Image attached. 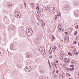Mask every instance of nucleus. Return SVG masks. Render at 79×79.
Returning <instances> with one entry per match:
<instances>
[{
  "instance_id": "1",
  "label": "nucleus",
  "mask_w": 79,
  "mask_h": 79,
  "mask_svg": "<svg viewBox=\"0 0 79 79\" xmlns=\"http://www.w3.org/2000/svg\"><path fill=\"white\" fill-rule=\"evenodd\" d=\"M14 14L16 18H21V13L19 12L16 11L14 12Z\"/></svg>"
},
{
  "instance_id": "2",
  "label": "nucleus",
  "mask_w": 79,
  "mask_h": 79,
  "mask_svg": "<svg viewBox=\"0 0 79 79\" xmlns=\"http://www.w3.org/2000/svg\"><path fill=\"white\" fill-rule=\"evenodd\" d=\"M15 29V27L13 25H10L8 27V29L9 31H12Z\"/></svg>"
},
{
  "instance_id": "3",
  "label": "nucleus",
  "mask_w": 79,
  "mask_h": 79,
  "mask_svg": "<svg viewBox=\"0 0 79 79\" xmlns=\"http://www.w3.org/2000/svg\"><path fill=\"white\" fill-rule=\"evenodd\" d=\"M26 56L28 58H30L32 57V54L31 53L28 52L26 53Z\"/></svg>"
},
{
  "instance_id": "4",
  "label": "nucleus",
  "mask_w": 79,
  "mask_h": 79,
  "mask_svg": "<svg viewBox=\"0 0 79 79\" xmlns=\"http://www.w3.org/2000/svg\"><path fill=\"white\" fill-rule=\"evenodd\" d=\"M49 12L50 13H55V8H54V7H51L50 9Z\"/></svg>"
},
{
  "instance_id": "5",
  "label": "nucleus",
  "mask_w": 79,
  "mask_h": 79,
  "mask_svg": "<svg viewBox=\"0 0 79 79\" xmlns=\"http://www.w3.org/2000/svg\"><path fill=\"white\" fill-rule=\"evenodd\" d=\"M4 54V51L2 49L0 48V55L2 56Z\"/></svg>"
},
{
  "instance_id": "6",
  "label": "nucleus",
  "mask_w": 79,
  "mask_h": 79,
  "mask_svg": "<svg viewBox=\"0 0 79 79\" xmlns=\"http://www.w3.org/2000/svg\"><path fill=\"white\" fill-rule=\"evenodd\" d=\"M32 30H31V31H30L28 32V33H27V35H32Z\"/></svg>"
},
{
  "instance_id": "7",
  "label": "nucleus",
  "mask_w": 79,
  "mask_h": 79,
  "mask_svg": "<svg viewBox=\"0 0 79 79\" xmlns=\"http://www.w3.org/2000/svg\"><path fill=\"white\" fill-rule=\"evenodd\" d=\"M10 48L11 50H13L14 49V45L11 44L10 45Z\"/></svg>"
},
{
  "instance_id": "8",
  "label": "nucleus",
  "mask_w": 79,
  "mask_h": 79,
  "mask_svg": "<svg viewBox=\"0 0 79 79\" xmlns=\"http://www.w3.org/2000/svg\"><path fill=\"white\" fill-rule=\"evenodd\" d=\"M31 70H32L31 69H27L25 71L26 72H27V73H29L30 72H31Z\"/></svg>"
},
{
  "instance_id": "9",
  "label": "nucleus",
  "mask_w": 79,
  "mask_h": 79,
  "mask_svg": "<svg viewBox=\"0 0 79 79\" xmlns=\"http://www.w3.org/2000/svg\"><path fill=\"white\" fill-rule=\"evenodd\" d=\"M31 30H30V28H27V29H26V33H27L28 32H30L31 31Z\"/></svg>"
},
{
  "instance_id": "10",
  "label": "nucleus",
  "mask_w": 79,
  "mask_h": 79,
  "mask_svg": "<svg viewBox=\"0 0 79 79\" xmlns=\"http://www.w3.org/2000/svg\"><path fill=\"white\" fill-rule=\"evenodd\" d=\"M7 6L9 7H11L12 6V3L10 2L8 3Z\"/></svg>"
},
{
  "instance_id": "11",
  "label": "nucleus",
  "mask_w": 79,
  "mask_h": 79,
  "mask_svg": "<svg viewBox=\"0 0 79 79\" xmlns=\"http://www.w3.org/2000/svg\"><path fill=\"white\" fill-rule=\"evenodd\" d=\"M24 28H23V27H20L19 28V31H20V32H22V31H23V29Z\"/></svg>"
},
{
  "instance_id": "12",
  "label": "nucleus",
  "mask_w": 79,
  "mask_h": 79,
  "mask_svg": "<svg viewBox=\"0 0 79 79\" xmlns=\"http://www.w3.org/2000/svg\"><path fill=\"white\" fill-rule=\"evenodd\" d=\"M44 69H40V73L41 74H42L43 73H44Z\"/></svg>"
},
{
  "instance_id": "13",
  "label": "nucleus",
  "mask_w": 79,
  "mask_h": 79,
  "mask_svg": "<svg viewBox=\"0 0 79 79\" xmlns=\"http://www.w3.org/2000/svg\"><path fill=\"white\" fill-rule=\"evenodd\" d=\"M74 15L76 18H78L79 17V15L78 13H76L74 12Z\"/></svg>"
},
{
  "instance_id": "14",
  "label": "nucleus",
  "mask_w": 79,
  "mask_h": 79,
  "mask_svg": "<svg viewBox=\"0 0 79 79\" xmlns=\"http://www.w3.org/2000/svg\"><path fill=\"white\" fill-rule=\"evenodd\" d=\"M31 69V67L29 66H27L26 68L24 69L25 71H26V69Z\"/></svg>"
},
{
  "instance_id": "15",
  "label": "nucleus",
  "mask_w": 79,
  "mask_h": 79,
  "mask_svg": "<svg viewBox=\"0 0 79 79\" xmlns=\"http://www.w3.org/2000/svg\"><path fill=\"white\" fill-rule=\"evenodd\" d=\"M74 6H77L79 5V4L78 3V2H76L74 3Z\"/></svg>"
},
{
  "instance_id": "16",
  "label": "nucleus",
  "mask_w": 79,
  "mask_h": 79,
  "mask_svg": "<svg viewBox=\"0 0 79 79\" xmlns=\"http://www.w3.org/2000/svg\"><path fill=\"white\" fill-rule=\"evenodd\" d=\"M17 67L19 68V69H20V68H22V66L21 65H17Z\"/></svg>"
},
{
  "instance_id": "17",
  "label": "nucleus",
  "mask_w": 79,
  "mask_h": 79,
  "mask_svg": "<svg viewBox=\"0 0 79 79\" xmlns=\"http://www.w3.org/2000/svg\"><path fill=\"white\" fill-rule=\"evenodd\" d=\"M49 53H50V54H51L52 53V50L50 49L49 50Z\"/></svg>"
},
{
  "instance_id": "18",
  "label": "nucleus",
  "mask_w": 79,
  "mask_h": 79,
  "mask_svg": "<svg viewBox=\"0 0 79 79\" xmlns=\"http://www.w3.org/2000/svg\"><path fill=\"white\" fill-rule=\"evenodd\" d=\"M76 52V51L74 52V53H73V54H74V55H77V54H78V52Z\"/></svg>"
},
{
  "instance_id": "19",
  "label": "nucleus",
  "mask_w": 79,
  "mask_h": 79,
  "mask_svg": "<svg viewBox=\"0 0 79 79\" xmlns=\"http://www.w3.org/2000/svg\"><path fill=\"white\" fill-rule=\"evenodd\" d=\"M59 29H62V26L61 25H59Z\"/></svg>"
},
{
  "instance_id": "20",
  "label": "nucleus",
  "mask_w": 79,
  "mask_h": 79,
  "mask_svg": "<svg viewBox=\"0 0 79 79\" xmlns=\"http://www.w3.org/2000/svg\"><path fill=\"white\" fill-rule=\"evenodd\" d=\"M66 60H68V59H67V58H66L64 59V61L65 63H66Z\"/></svg>"
},
{
  "instance_id": "21",
  "label": "nucleus",
  "mask_w": 79,
  "mask_h": 79,
  "mask_svg": "<svg viewBox=\"0 0 79 79\" xmlns=\"http://www.w3.org/2000/svg\"><path fill=\"white\" fill-rule=\"evenodd\" d=\"M57 18H58V16H57V15H56L55 16V20H56V19H57Z\"/></svg>"
},
{
  "instance_id": "22",
  "label": "nucleus",
  "mask_w": 79,
  "mask_h": 79,
  "mask_svg": "<svg viewBox=\"0 0 79 79\" xmlns=\"http://www.w3.org/2000/svg\"><path fill=\"white\" fill-rule=\"evenodd\" d=\"M68 8H69V7H68V6H66L65 7V10H67L68 9Z\"/></svg>"
},
{
  "instance_id": "23",
  "label": "nucleus",
  "mask_w": 79,
  "mask_h": 79,
  "mask_svg": "<svg viewBox=\"0 0 79 79\" xmlns=\"http://www.w3.org/2000/svg\"><path fill=\"white\" fill-rule=\"evenodd\" d=\"M31 5L32 6V7H34V4L33 3H31Z\"/></svg>"
},
{
  "instance_id": "24",
  "label": "nucleus",
  "mask_w": 79,
  "mask_h": 79,
  "mask_svg": "<svg viewBox=\"0 0 79 79\" xmlns=\"http://www.w3.org/2000/svg\"><path fill=\"white\" fill-rule=\"evenodd\" d=\"M54 39H55V37L53 36L52 38V41H53Z\"/></svg>"
},
{
  "instance_id": "25",
  "label": "nucleus",
  "mask_w": 79,
  "mask_h": 79,
  "mask_svg": "<svg viewBox=\"0 0 79 79\" xmlns=\"http://www.w3.org/2000/svg\"><path fill=\"white\" fill-rule=\"evenodd\" d=\"M20 6V7L21 8V9L23 8V5H21Z\"/></svg>"
},
{
  "instance_id": "26",
  "label": "nucleus",
  "mask_w": 79,
  "mask_h": 79,
  "mask_svg": "<svg viewBox=\"0 0 79 79\" xmlns=\"http://www.w3.org/2000/svg\"><path fill=\"white\" fill-rule=\"evenodd\" d=\"M57 16H61V14H60V12H59L58 14H57Z\"/></svg>"
},
{
  "instance_id": "27",
  "label": "nucleus",
  "mask_w": 79,
  "mask_h": 79,
  "mask_svg": "<svg viewBox=\"0 0 79 79\" xmlns=\"http://www.w3.org/2000/svg\"><path fill=\"white\" fill-rule=\"evenodd\" d=\"M77 43V42L76 41H74L73 42V44H76V43Z\"/></svg>"
},
{
  "instance_id": "28",
  "label": "nucleus",
  "mask_w": 79,
  "mask_h": 79,
  "mask_svg": "<svg viewBox=\"0 0 79 79\" xmlns=\"http://www.w3.org/2000/svg\"><path fill=\"white\" fill-rule=\"evenodd\" d=\"M40 51H42V50H43V48H40Z\"/></svg>"
},
{
  "instance_id": "29",
  "label": "nucleus",
  "mask_w": 79,
  "mask_h": 79,
  "mask_svg": "<svg viewBox=\"0 0 79 79\" xmlns=\"http://www.w3.org/2000/svg\"><path fill=\"white\" fill-rule=\"evenodd\" d=\"M40 12H41V11H40V12L41 16H43V14H42V13H40Z\"/></svg>"
},
{
  "instance_id": "30",
  "label": "nucleus",
  "mask_w": 79,
  "mask_h": 79,
  "mask_svg": "<svg viewBox=\"0 0 79 79\" xmlns=\"http://www.w3.org/2000/svg\"><path fill=\"white\" fill-rule=\"evenodd\" d=\"M36 10H39V6H38L36 7Z\"/></svg>"
},
{
  "instance_id": "31",
  "label": "nucleus",
  "mask_w": 79,
  "mask_h": 79,
  "mask_svg": "<svg viewBox=\"0 0 79 79\" xmlns=\"http://www.w3.org/2000/svg\"><path fill=\"white\" fill-rule=\"evenodd\" d=\"M70 67L73 68V67H74V64H71L70 65Z\"/></svg>"
},
{
  "instance_id": "32",
  "label": "nucleus",
  "mask_w": 79,
  "mask_h": 79,
  "mask_svg": "<svg viewBox=\"0 0 79 79\" xmlns=\"http://www.w3.org/2000/svg\"><path fill=\"white\" fill-rule=\"evenodd\" d=\"M75 62V61L74 60H72L71 61V63H74Z\"/></svg>"
},
{
  "instance_id": "33",
  "label": "nucleus",
  "mask_w": 79,
  "mask_h": 79,
  "mask_svg": "<svg viewBox=\"0 0 79 79\" xmlns=\"http://www.w3.org/2000/svg\"><path fill=\"white\" fill-rule=\"evenodd\" d=\"M70 76V74L68 73H67V77H69V76Z\"/></svg>"
},
{
  "instance_id": "34",
  "label": "nucleus",
  "mask_w": 79,
  "mask_h": 79,
  "mask_svg": "<svg viewBox=\"0 0 79 79\" xmlns=\"http://www.w3.org/2000/svg\"><path fill=\"white\" fill-rule=\"evenodd\" d=\"M78 27H78V25H77L75 27V28H76V29H78Z\"/></svg>"
},
{
  "instance_id": "35",
  "label": "nucleus",
  "mask_w": 79,
  "mask_h": 79,
  "mask_svg": "<svg viewBox=\"0 0 79 79\" xmlns=\"http://www.w3.org/2000/svg\"><path fill=\"white\" fill-rule=\"evenodd\" d=\"M43 76H41L40 77H39V79H43Z\"/></svg>"
},
{
  "instance_id": "36",
  "label": "nucleus",
  "mask_w": 79,
  "mask_h": 79,
  "mask_svg": "<svg viewBox=\"0 0 79 79\" xmlns=\"http://www.w3.org/2000/svg\"><path fill=\"white\" fill-rule=\"evenodd\" d=\"M66 70H67L68 71V72H69V68H66Z\"/></svg>"
},
{
  "instance_id": "37",
  "label": "nucleus",
  "mask_w": 79,
  "mask_h": 79,
  "mask_svg": "<svg viewBox=\"0 0 79 79\" xmlns=\"http://www.w3.org/2000/svg\"><path fill=\"white\" fill-rule=\"evenodd\" d=\"M77 31H75L74 32V35H76V34H77Z\"/></svg>"
},
{
  "instance_id": "38",
  "label": "nucleus",
  "mask_w": 79,
  "mask_h": 79,
  "mask_svg": "<svg viewBox=\"0 0 79 79\" xmlns=\"http://www.w3.org/2000/svg\"><path fill=\"white\" fill-rule=\"evenodd\" d=\"M66 64H64L63 66V67L64 68H66Z\"/></svg>"
},
{
  "instance_id": "39",
  "label": "nucleus",
  "mask_w": 79,
  "mask_h": 79,
  "mask_svg": "<svg viewBox=\"0 0 79 79\" xmlns=\"http://www.w3.org/2000/svg\"><path fill=\"white\" fill-rule=\"evenodd\" d=\"M68 55H69V56H71V53L70 52H68Z\"/></svg>"
},
{
  "instance_id": "40",
  "label": "nucleus",
  "mask_w": 79,
  "mask_h": 79,
  "mask_svg": "<svg viewBox=\"0 0 79 79\" xmlns=\"http://www.w3.org/2000/svg\"><path fill=\"white\" fill-rule=\"evenodd\" d=\"M59 31H60V32H61V31H64L63 30H62L61 29H60L61 28H59Z\"/></svg>"
},
{
  "instance_id": "41",
  "label": "nucleus",
  "mask_w": 79,
  "mask_h": 79,
  "mask_svg": "<svg viewBox=\"0 0 79 79\" xmlns=\"http://www.w3.org/2000/svg\"><path fill=\"white\" fill-rule=\"evenodd\" d=\"M65 34L67 35H68V32H65Z\"/></svg>"
},
{
  "instance_id": "42",
  "label": "nucleus",
  "mask_w": 79,
  "mask_h": 79,
  "mask_svg": "<svg viewBox=\"0 0 79 79\" xmlns=\"http://www.w3.org/2000/svg\"><path fill=\"white\" fill-rule=\"evenodd\" d=\"M63 56H64V55L63 56V55L62 56H61L62 57V58H61L60 57V59H63Z\"/></svg>"
},
{
  "instance_id": "43",
  "label": "nucleus",
  "mask_w": 79,
  "mask_h": 79,
  "mask_svg": "<svg viewBox=\"0 0 79 79\" xmlns=\"http://www.w3.org/2000/svg\"><path fill=\"white\" fill-rule=\"evenodd\" d=\"M69 71H72V68H69Z\"/></svg>"
},
{
  "instance_id": "44",
  "label": "nucleus",
  "mask_w": 79,
  "mask_h": 79,
  "mask_svg": "<svg viewBox=\"0 0 79 79\" xmlns=\"http://www.w3.org/2000/svg\"><path fill=\"white\" fill-rule=\"evenodd\" d=\"M40 10L42 11L41 13H42V12L44 11V10H43V9H40Z\"/></svg>"
},
{
  "instance_id": "45",
  "label": "nucleus",
  "mask_w": 79,
  "mask_h": 79,
  "mask_svg": "<svg viewBox=\"0 0 79 79\" xmlns=\"http://www.w3.org/2000/svg\"><path fill=\"white\" fill-rule=\"evenodd\" d=\"M74 69V67H72V71H73Z\"/></svg>"
},
{
  "instance_id": "46",
  "label": "nucleus",
  "mask_w": 79,
  "mask_h": 79,
  "mask_svg": "<svg viewBox=\"0 0 79 79\" xmlns=\"http://www.w3.org/2000/svg\"><path fill=\"white\" fill-rule=\"evenodd\" d=\"M52 65L53 67H54L55 66H54L55 65V64H54V63H52Z\"/></svg>"
},
{
  "instance_id": "47",
  "label": "nucleus",
  "mask_w": 79,
  "mask_h": 79,
  "mask_svg": "<svg viewBox=\"0 0 79 79\" xmlns=\"http://www.w3.org/2000/svg\"><path fill=\"white\" fill-rule=\"evenodd\" d=\"M52 56H49V58H52Z\"/></svg>"
},
{
  "instance_id": "48",
  "label": "nucleus",
  "mask_w": 79,
  "mask_h": 79,
  "mask_svg": "<svg viewBox=\"0 0 79 79\" xmlns=\"http://www.w3.org/2000/svg\"><path fill=\"white\" fill-rule=\"evenodd\" d=\"M67 40V38L66 37H64V40Z\"/></svg>"
},
{
  "instance_id": "49",
  "label": "nucleus",
  "mask_w": 79,
  "mask_h": 79,
  "mask_svg": "<svg viewBox=\"0 0 79 79\" xmlns=\"http://www.w3.org/2000/svg\"><path fill=\"white\" fill-rule=\"evenodd\" d=\"M37 18L38 19V20L39 19V15H37Z\"/></svg>"
},
{
  "instance_id": "50",
  "label": "nucleus",
  "mask_w": 79,
  "mask_h": 79,
  "mask_svg": "<svg viewBox=\"0 0 79 79\" xmlns=\"http://www.w3.org/2000/svg\"><path fill=\"white\" fill-rule=\"evenodd\" d=\"M54 77H56V75H54Z\"/></svg>"
},
{
  "instance_id": "51",
  "label": "nucleus",
  "mask_w": 79,
  "mask_h": 79,
  "mask_svg": "<svg viewBox=\"0 0 79 79\" xmlns=\"http://www.w3.org/2000/svg\"><path fill=\"white\" fill-rule=\"evenodd\" d=\"M41 52H45V51L44 50H42L41 51Z\"/></svg>"
},
{
  "instance_id": "52",
  "label": "nucleus",
  "mask_w": 79,
  "mask_h": 79,
  "mask_svg": "<svg viewBox=\"0 0 79 79\" xmlns=\"http://www.w3.org/2000/svg\"><path fill=\"white\" fill-rule=\"evenodd\" d=\"M48 64H49V67H50V68H51V67L50 66V62H48Z\"/></svg>"
},
{
  "instance_id": "53",
  "label": "nucleus",
  "mask_w": 79,
  "mask_h": 79,
  "mask_svg": "<svg viewBox=\"0 0 79 79\" xmlns=\"http://www.w3.org/2000/svg\"><path fill=\"white\" fill-rule=\"evenodd\" d=\"M58 72H59V71L58 70L56 71V73H57V74H58Z\"/></svg>"
},
{
  "instance_id": "54",
  "label": "nucleus",
  "mask_w": 79,
  "mask_h": 79,
  "mask_svg": "<svg viewBox=\"0 0 79 79\" xmlns=\"http://www.w3.org/2000/svg\"><path fill=\"white\" fill-rule=\"evenodd\" d=\"M24 5H25V7H26V2H24Z\"/></svg>"
},
{
  "instance_id": "55",
  "label": "nucleus",
  "mask_w": 79,
  "mask_h": 79,
  "mask_svg": "<svg viewBox=\"0 0 79 79\" xmlns=\"http://www.w3.org/2000/svg\"><path fill=\"white\" fill-rule=\"evenodd\" d=\"M40 21H41V23H43H43H44V22L43 21V20H41Z\"/></svg>"
},
{
  "instance_id": "56",
  "label": "nucleus",
  "mask_w": 79,
  "mask_h": 79,
  "mask_svg": "<svg viewBox=\"0 0 79 79\" xmlns=\"http://www.w3.org/2000/svg\"><path fill=\"white\" fill-rule=\"evenodd\" d=\"M56 63H58V61L57 60H56Z\"/></svg>"
},
{
  "instance_id": "57",
  "label": "nucleus",
  "mask_w": 79,
  "mask_h": 79,
  "mask_svg": "<svg viewBox=\"0 0 79 79\" xmlns=\"http://www.w3.org/2000/svg\"><path fill=\"white\" fill-rule=\"evenodd\" d=\"M62 76L63 77H65V75H63Z\"/></svg>"
},
{
  "instance_id": "58",
  "label": "nucleus",
  "mask_w": 79,
  "mask_h": 79,
  "mask_svg": "<svg viewBox=\"0 0 79 79\" xmlns=\"http://www.w3.org/2000/svg\"><path fill=\"white\" fill-rule=\"evenodd\" d=\"M62 75H65L64 73H62Z\"/></svg>"
},
{
  "instance_id": "59",
  "label": "nucleus",
  "mask_w": 79,
  "mask_h": 79,
  "mask_svg": "<svg viewBox=\"0 0 79 79\" xmlns=\"http://www.w3.org/2000/svg\"><path fill=\"white\" fill-rule=\"evenodd\" d=\"M72 48H74V46H73L72 47Z\"/></svg>"
},
{
  "instance_id": "60",
  "label": "nucleus",
  "mask_w": 79,
  "mask_h": 79,
  "mask_svg": "<svg viewBox=\"0 0 79 79\" xmlns=\"http://www.w3.org/2000/svg\"><path fill=\"white\" fill-rule=\"evenodd\" d=\"M53 52H55V49H54V50H53Z\"/></svg>"
},
{
  "instance_id": "61",
  "label": "nucleus",
  "mask_w": 79,
  "mask_h": 79,
  "mask_svg": "<svg viewBox=\"0 0 79 79\" xmlns=\"http://www.w3.org/2000/svg\"><path fill=\"white\" fill-rule=\"evenodd\" d=\"M60 55H64V54H60Z\"/></svg>"
},
{
  "instance_id": "62",
  "label": "nucleus",
  "mask_w": 79,
  "mask_h": 79,
  "mask_svg": "<svg viewBox=\"0 0 79 79\" xmlns=\"http://www.w3.org/2000/svg\"><path fill=\"white\" fill-rule=\"evenodd\" d=\"M37 13H38V15H39V12L38 11H37Z\"/></svg>"
},
{
  "instance_id": "63",
  "label": "nucleus",
  "mask_w": 79,
  "mask_h": 79,
  "mask_svg": "<svg viewBox=\"0 0 79 79\" xmlns=\"http://www.w3.org/2000/svg\"><path fill=\"white\" fill-rule=\"evenodd\" d=\"M52 49L53 50H55V48H52Z\"/></svg>"
},
{
  "instance_id": "64",
  "label": "nucleus",
  "mask_w": 79,
  "mask_h": 79,
  "mask_svg": "<svg viewBox=\"0 0 79 79\" xmlns=\"http://www.w3.org/2000/svg\"><path fill=\"white\" fill-rule=\"evenodd\" d=\"M2 79H4V77H2Z\"/></svg>"
}]
</instances>
